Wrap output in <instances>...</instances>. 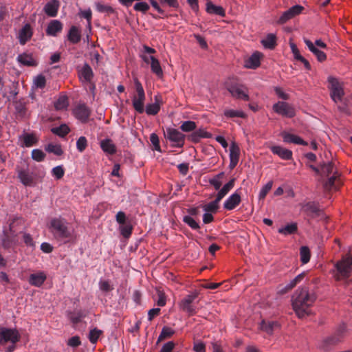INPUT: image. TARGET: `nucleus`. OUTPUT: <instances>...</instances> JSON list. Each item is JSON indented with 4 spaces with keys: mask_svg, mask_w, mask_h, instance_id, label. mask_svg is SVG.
<instances>
[{
    "mask_svg": "<svg viewBox=\"0 0 352 352\" xmlns=\"http://www.w3.org/2000/svg\"><path fill=\"white\" fill-rule=\"evenodd\" d=\"M316 300L315 293L310 292L307 287L298 288L292 296V307L298 317L303 318L310 315Z\"/></svg>",
    "mask_w": 352,
    "mask_h": 352,
    "instance_id": "f257e3e1",
    "label": "nucleus"
},
{
    "mask_svg": "<svg viewBox=\"0 0 352 352\" xmlns=\"http://www.w3.org/2000/svg\"><path fill=\"white\" fill-rule=\"evenodd\" d=\"M52 175L57 179H61L65 174V170L62 166H57L52 168Z\"/></svg>",
    "mask_w": 352,
    "mask_h": 352,
    "instance_id": "6e6d98bb",
    "label": "nucleus"
},
{
    "mask_svg": "<svg viewBox=\"0 0 352 352\" xmlns=\"http://www.w3.org/2000/svg\"><path fill=\"white\" fill-rule=\"evenodd\" d=\"M96 9L99 12L107 13V14H113L115 12L111 6L102 4L100 2L96 3Z\"/></svg>",
    "mask_w": 352,
    "mask_h": 352,
    "instance_id": "a18cd8bd",
    "label": "nucleus"
},
{
    "mask_svg": "<svg viewBox=\"0 0 352 352\" xmlns=\"http://www.w3.org/2000/svg\"><path fill=\"white\" fill-rule=\"evenodd\" d=\"M296 223H291L283 227L278 230V232L284 235H288L294 234L297 231Z\"/></svg>",
    "mask_w": 352,
    "mask_h": 352,
    "instance_id": "a19ab883",
    "label": "nucleus"
},
{
    "mask_svg": "<svg viewBox=\"0 0 352 352\" xmlns=\"http://www.w3.org/2000/svg\"><path fill=\"white\" fill-rule=\"evenodd\" d=\"M210 137L211 134L203 129H199L191 134V140L195 142H199L201 138H209Z\"/></svg>",
    "mask_w": 352,
    "mask_h": 352,
    "instance_id": "72a5a7b5",
    "label": "nucleus"
},
{
    "mask_svg": "<svg viewBox=\"0 0 352 352\" xmlns=\"http://www.w3.org/2000/svg\"><path fill=\"white\" fill-rule=\"evenodd\" d=\"M175 334V331L168 327H164L158 337L157 342H160L165 339L171 338Z\"/></svg>",
    "mask_w": 352,
    "mask_h": 352,
    "instance_id": "e433bc0d",
    "label": "nucleus"
},
{
    "mask_svg": "<svg viewBox=\"0 0 352 352\" xmlns=\"http://www.w3.org/2000/svg\"><path fill=\"white\" fill-rule=\"evenodd\" d=\"M235 180V178H232L218 192L217 197L221 200L229 192V191L234 188Z\"/></svg>",
    "mask_w": 352,
    "mask_h": 352,
    "instance_id": "7c9ffc66",
    "label": "nucleus"
},
{
    "mask_svg": "<svg viewBox=\"0 0 352 352\" xmlns=\"http://www.w3.org/2000/svg\"><path fill=\"white\" fill-rule=\"evenodd\" d=\"M164 136L173 143V146L175 147L181 148L184 144L185 135L177 129L167 128L164 132Z\"/></svg>",
    "mask_w": 352,
    "mask_h": 352,
    "instance_id": "6e6552de",
    "label": "nucleus"
},
{
    "mask_svg": "<svg viewBox=\"0 0 352 352\" xmlns=\"http://www.w3.org/2000/svg\"><path fill=\"white\" fill-rule=\"evenodd\" d=\"M87 140L85 136H80L76 142V148L77 150L82 153L83 152L86 148L87 147Z\"/></svg>",
    "mask_w": 352,
    "mask_h": 352,
    "instance_id": "603ef678",
    "label": "nucleus"
},
{
    "mask_svg": "<svg viewBox=\"0 0 352 352\" xmlns=\"http://www.w3.org/2000/svg\"><path fill=\"white\" fill-rule=\"evenodd\" d=\"M337 272L335 274L338 280L349 277L352 271V247L349 248L347 254L336 265Z\"/></svg>",
    "mask_w": 352,
    "mask_h": 352,
    "instance_id": "f03ea898",
    "label": "nucleus"
},
{
    "mask_svg": "<svg viewBox=\"0 0 352 352\" xmlns=\"http://www.w3.org/2000/svg\"><path fill=\"white\" fill-rule=\"evenodd\" d=\"M183 221L192 230H197L200 228L199 223L190 216H184Z\"/></svg>",
    "mask_w": 352,
    "mask_h": 352,
    "instance_id": "09e8293b",
    "label": "nucleus"
},
{
    "mask_svg": "<svg viewBox=\"0 0 352 352\" xmlns=\"http://www.w3.org/2000/svg\"><path fill=\"white\" fill-rule=\"evenodd\" d=\"M160 110V106L157 99L155 103L147 104L145 109L146 114L150 116H155L157 114Z\"/></svg>",
    "mask_w": 352,
    "mask_h": 352,
    "instance_id": "ea45409f",
    "label": "nucleus"
},
{
    "mask_svg": "<svg viewBox=\"0 0 352 352\" xmlns=\"http://www.w3.org/2000/svg\"><path fill=\"white\" fill-rule=\"evenodd\" d=\"M175 346V344L173 341L168 342L162 346L160 352H171Z\"/></svg>",
    "mask_w": 352,
    "mask_h": 352,
    "instance_id": "338daca9",
    "label": "nucleus"
},
{
    "mask_svg": "<svg viewBox=\"0 0 352 352\" xmlns=\"http://www.w3.org/2000/svg\"><path fill=\"white\" fill-rule=\"evenodd\" d=\"M17 60L21 65L25 66H34L36 65L35 60L32 58L30 54L23 53L19 54L17 57Z\"/></svg>",
    "mask_w": 352,
    "mask_h": 352,
    "instance_id": "bb28decb",
    "label": "nucleus"
},
{
    "mask_svg": "<svg viewBox=\"0 0 352 352\" xmlns=\"http://www.w3.org/2000/svg\"><path fill=\"white\" fill-rule=\"evenodd\" d=\"M321 170L323 175L328 177V180L325 183L327 188H338L341 185L340 174L332 162L323 164L321 166Z\"/></svg>",
    "mask_w": 352,
    "mask_h": 352,
    "instance_id": "20e7f679",
    "label": "nucleus"
},
{
    "mask_svg": "<svg viewBox=\"0 0 352 352\" xmlns=\"http://www.w3.org/2000/svg\"><path fill=\"white\" fill-rule=\"evenodd\" d=\"M240 155V148L237 144L232 142L230 147V160L239 161Z\"/></svg>",
    "mask_w": 352,
    "mask_h": 352,
    "instance_id": "4c0bfd02",
    "label": "nucleus"
},
{
    "mask_svg": "<svg viewBox=\"0 0 352 352\" xmlns=\"http://www.w3.org/2000/svg\"><path fill=\"white\" fill-rule=\"evenodd\" d=\"M328 82L329 84V88L331 91L330 95L332 100L336 103L341 102L344 95L342 85L336 78L333 77H329L328 78Z\"/></svg>",
    "mask_w": 352,
    "mask_h": 352,
    "instance_id": "0eeeda50",
    "label": "nucleus"
},
{
    "mask_svg": "<svg viewBox=\"0 0 352 352\" xmlns=\"http://www.w3.org/2000/svg\"><path fill=\"white\" fill-rule=\"evenodd\" d=\"M302 211L309 217L314 219L319 217L322 213L319 207L318 203L315 201H308L300 204Z\"/></svg>",
    "mask_w": 352,
    "mask_h": 352,
    "instance_id": "f8f14e48",
    "label": "nucleus"
},
{
    "mask_svg": "<svg viewBox=\"0 0 352 352\" xmlns=\"http://www.w3.org/2000/svg\"><path fill=\"white\" fill-rule=\"evenodd\" d=\"M102 331L97 329V328H94L93 329H91L89 333V340L90 341L91 343L92 344H96L97 342V341L98 340L100 336L102 335Z\"/></svg>",
    "mask_w": 352,
    "mask_h": 352,
    "instance_id": "49530a36",
    "label": "nucleus"
},
{
    "mask_svg": "<svg viewBox=\"0 0 352 352\" xmlns=\"http://www.w3.org/2000/svg\"><path fill=\"white\" fill-rule=\"evenodd\" d=\"M19 338V333L16 329L0 328V344H6L8 342L16 343Z\"/></svg>",
    "mask_w": 352,
    "mask_h": 352,
    "instance_id": "9d476101",
    "label": "nucleus"
},
{
    "mask_svg": "<svg viewBox=\"0 0 352 352\" xmlns=\"http://www.w3.org/2000/svg\"><path fill=\"white\" fill-rule=\"evenodd\" d=\"M272 109L274 112L284 117L292 118L296 116L294 107L286 102L278 101L273 105Z\"/></svg>",
    "mask_w": 352,
    "mask_h": 352,
    "instance_id": "1a4fd4ad",
    "label": "nucleus"
},
{
    "mask_svg": "<svg viewBox=\"0 0 352 352\" xmlns=\"http://www.w3.org/2000/svg\"><path fill=\"white\" fill-rule=\"evenodd\" d=\"M44 87V76L41 74L38 75L34 78L32 90L36 91L38 88Z\"/></svg>",
    "mask_w": 352,
    "mask_h": 352,
    "instance_id": "3c124183",
    "label": "nucleus"
},
{
    "mask_svg": "<svg viewBox=\"0 0 352 352\" xmlns=\"http://www.w3.org/2000/svg\"><path fill=\"white\" fill-rule=\"evenodd\" d=\"M226 87L233 98L245 101L250 100L247 87L234 78L226 81Z\"/></svg>",
    "mask_w": 352,
    "mask_h": 352,
    "instance_id": "7ed1b4c3",
    "label": "nucleus"
},
{
    "mask_svg": "<svg viewBox=\"0 0 352 352\" xmlns=\"http://www.w3.org/2000/svg\"><path fill=\"white\" fill-rule=\"evenodd\" d=\"M134 84L137 94L133 96L132 99L133 107L137 112L142 113L144 111L145 92L141 82L137 78H134Z\"/></svg>",
    "mask_w": 352,
    "mask_h": 352,
    "instance_id": "423d86ee",
    "label": "nucleus"
},
{
    "mask_svg": "<svg viewBox=\"0 0 352 352\" xmlns=\"http://www.w3.org/2000/svg\"><path fill=\"white\" fill-rule=\"evenodd\" d=\"M30 283L35 286H41L44 283V276L42 274H33L30 277Z\"/></svg>",
    "mask_w": 352,
    "mask_h": 352,
    "instance_id": "79ce46f5",
    "label": "nucleus"
},
{
    "mask_svg": "<svg viewBox=\"0 0 352 352\" xmlns=\"http://www.w3.org/2000/svg\"><path fill=\"white\" fill-rule=\"evenodd\" d=\"M197 296V294L188 295L179 302L181 310L187 314L189 316H194L197 314L196 307L193 304V301Z\"/></svg>",
    "mask_w": 352,
    "mask_h": 352,
    "instance_id": "9b49d317",
    "label": "nucleus"
},
{
    "mask_svg": "<svg viewBox=\"0 0 352 352\" xmlns=\"http://www.w3.org/2000/svg\"><path fill=\"white\" fill-rule=\"evenodd\" d=\"M261 43L267 49H274L276 45V35L274 34H268L267 36L261 41Z\"/></svg>",
    "mask_w": 352,
    "mask_h": 352,
    "instance_id": "cd10ccee",
    "label": "nucleus"
},
{
    "mask_svg": "<svg viewBox=\"0 0 352 352\" xmlns=\"http://www.w3.org/2000/svg\"><path fill=\"white\" fill-rule=\"evenodd\" d=\"M81 344L80 337L78 336L70 338L67 341V345L71 347H78Z\"/></svg>",
    "mask_w": 352,
    "mask_h": 352,
    "instance_id": "680f3d73",
    "label": "nucleus"
},
{
    "mask_svg": "<svg viewBox=\"0 0 352 352\" xmlns=\"http://www.w3.org/2000/svg\"><path fill=\"white\" fill-rule=\"evenodd\" d=\"M206 10L208 14H216L220 16H226V11L223 7L219 6H215L212 3V1H208L206 2Z\"/></svg>",
    "mask_w": 352,
    "mask_h": 352,
    "instance_id": "b1692460",
    "label": "nucleus"
},
{
    "mask_svg": "<svg viewBox=\"0 0 352 352\" xmlns=\"http://www.w3.org/2000/svg\"><path fill=\"white\" fill-rule=\"evenodd\" d=\"M151 69L152 72L154 73L159 78H162L163 76L162 69L161 67L159 60L156 58H151Z\"/></svg>",
    "mask_w": 352,
    "mask_h": 352,
    "instance_id": "f704fd0d",
    "label": "nucleus"
},
{
    "mask_svg": "<svg viewBox=\"0 0 352 352\" xmlns=\"http://www.w3.org/2000/svg\"><path fill=\"white\" fill-rule=\"evenodd\" d=\"M300 261L303 264L307 263L310 260V251L307 246H302L300 249Z\"/></svg>",
    "mask_w": 352,
    "mask_h": 352,
    "instance_id": "37998d69",
    "label": "nucleus"
},
{
    "mask_svg": "<svg viewBox=\"0 0 352 352\" xmlns=\"http://www.w3.org/2000/svg\"><path fill=\"white\" fill-rule=\"evenodd\" d=\"M273 185L272 181L268 182L261 190L259 192V199H263L266 197L267 194L272 189Z\"/></svg>",
    "mask_w": 352,
    "mask_h": 352,
    "instance_id": "5fc2aeb1",
    "label": "nucleus"
},
{
    "mask_svg": "<svg viewBox=\"0 0 352 352\" xmlns=\"http://www.w3.org/2000/svg\"><path fill=\"white\" fill-rule=\"evenodd\" d=\"M38 137L34 133H23L19 137L21 146L30 147L38 142Z\"/></svg>",
    "mask_w": 352,
    "mask_h": 352,
    "instance_id": "aec40b11",
    "label": "nucleus"
},
{
    "mask_svg": "<svg viewBox=\"0 0 352 352\" xmlns=\"http://www.w3.org/2000/svg\"><path fill=\"white\" fill-rule=\"evenodd\" d=\"M32 158L36 162H41L44 158V154L40 149H34L32 151Z\"/></svg>",
    "mask_w": 352,
    "mask_h": 352,
    "instance_id": "052dcab7",
    "label": "nucleus"
},
{
    "mask_svg": "<svg viewBox=\"0 0 352 352\" xmlns=\"http://www.w3.org/2000/svg\"><path fill=\"white\" fill-rule=\"evenodd\" d=\"M180 129L182 131L184 132L192 131L196 129V123L190 120L183 122L180 126Z\"/></svg>",
    "mask_w": 352,
    "mask_h": 352,
    "instance_id": "8fccbe9b",
    "label": "nucleus"
},
{
    "mask_svg": "<svg viewBox=\"0 0 352 352\" xmlns=\"http://www.w3.org/2000/svg\"><path fill=\"white\" fill-rule=\"evenodd\" d=\"M63 23L56 19L51 20L48 23L46 34L49 36H56L63 30Z\"/></svg>",
    "mask_w": 352,
    "mask_h": 352,
    "instance_id": "f3484780",
    "label": "nucleus"
},
{
    "mask_svg": "<svg viewBox=\"0 0 352 352\" xmlns=\"http://www.w3.org/2000/svg\"><path fill=\"white\" fill-rule=\"evenodd\" d=\"M270 150L274 155H277L283 160H289L292 158V151L280 146H272Z\"/></svg>",
    "mask_w": 352,
    "mask_h": 352,
    "instance_id": "a211bd4d",
    "label": "nucleus"
},
{
    "mask_svg": "<svg viewBox=\"0 0 352 352\" xmlns=\"http://www.w3.org/2000/svg\"><path fill=\"white\" fill-rule=\"evenodd\" d=\"M241 201V194L236 190L225 201L223 208L228 210H232L238 206Z\"/></svg>",
    "mask_w": 352,
    "mask_h": 352,
    "instance_id": "dca6fc26",
    "label": "nucleus"
},
{
    "mask_svg": "<svg viewBox=\"0 0 352 352\" xmlns=\"http://www.w3.org/2000/svg\"><path fill=\"white\" fill-rule=\"evenodd\" d=\"M261 53L256 52L245 61V67L250 69H256L260 65Z\"/></svg>",
    "mask_w": 352,
    "mask_h": 352,
    "instance_id": "4be33fe9",
    "label": "nucleus"
},
{
    "mask_svg": "<svg viewBox=\"0 0 352 352\" xmlns=\"http://www.w3.org/2000/svg\"><path fill=\"white\" fill-rule=\"evenodd\" d=\"M279 327V324L275 321L265 322L264 321L261 323V329L266 331L267 333H272L273 331Z\"/></svg>",
    "mask_w": 352,
    "mask_h": 352,
    "instance_id": "58836bf2",
    "label": "nucleus"
},
{
    "mask_svg": "<svg viewBox=\"0 0 352 352\" xmlns=\"http://www.w3.org/2000/svg\"><path fill=\"white\" fill-rule=\"evenodd\" d=\"M18 177L23 184L25 186L32 185L34 180V177L25 170H19Z\"/></svg>",
    "mask_w": 352,
    "mask_h": 352,
    "instance_id": "c756f323",
    "label": "nucleus"
},
{
    "mask_svg": "<svg viewBox=\"0 0 352 352\" xmlns=\"http://www.w3.org/2000/svg\"><path fill=\"white\" fill-rule=\"evenodd\" d=\"M120 229L121 234L124 238H129L132 234L133 227L129 223L121 225Z\"/></svg>",
    "mask_w": 352,
    "mask_h": 352,
    "instance_id": "864d4df0",
    "label": "nucleus"
},
{
    "mask_svg": "<svg viewBox=\"0 0 352 352\" xmlns=\"http://www.w3.org/2000/svg\"><path fill=\"white\" fill-rule=\"evenodd\" d=\"M79 76L80 78H83L86 82H91L94 76L91 67L88 64H85L80 71Z\"/></svg>",
    "mask_w": 352,
    "mask_h": 352,
    "instance_id": "a878e982",
    "label": "nucleus"
},
{
    "mask_svg": "<svg viewBox=\"0 0 352 352\" xmlns=\"http://www.w3.org/2000/svg\"><path fill=\"white\" fill-rule=\"evenodd\" d=\"M221 199L216 197L215 199L204 206L203 209L205 212L208 213H216L219 208V202Z\"/></svg>",
    "mask_w": 352,
    "mask_h": 352,
    "instance_id": "2f4dec72",
    "label": "nucleus"
},
{
    "mask_svg": "<svg viewBox=\"0 0 352 352\" xmlns=\"http://www.w3.org/2000/svg\"><path fill=\"white\" fill-rule=\"evenodd\" d=\"M133 8L136 11L146 13L149 10L150 6L147 3L142 1V2L136 3L135 4Z\"/></svg>",
    "mask_w": 352,
    "mask_h": 352,
    "instance_id": "13d9d810",
    "label": "nucleus"
},
{
    "mask_svg": "<svg viewBox=\"0 0 352 352\" xmlns=\"http://www.w3.org/2000/svg\"><path fill=\"white\" fill-rule=\"evenodd\" d=\"M193 350L195 352H206V345L204 342H196L194 344Z\"/></svg>",
    "mask_w": 352,
    "mask_h": 352,
    "instance_id": "774afa93",
    "label": "nucleus"
},
{
    "mask_svg": "<svg viewBox=\"0 0 352 352\" xmlns=\"http://www.w3.org/2000/svg\"><path fill=\"white\" fill-rule=\"evenodd\" d=\"M99 288L104 292H109L113 289V287L110 284L109 280H100Z\"/></svg>",
    "mask_w": 352,
    "mask_h": 352,
    "instance_id": "bf43d9fd",
    "label": "nucleus"
},
{
    "mask_svg": "<svg viewBox=\"0 0 352 352\" xmlns=\"http://www.w3.org/2000/svg\"><path fill=\"white\" fill-rule=\"evenodd\" d=\"M102 150L109 155H114L116 153V146L111 139H104L100 142Z\"/></svg>",
    "mask_w": 352,
    "mask_h": 352,
    "instance_id": "393cba45",
    "label": "nucleus"
},
{
    "mask_svg": "<svg viewBox=\"0 0 352 352\" xmlns=\"http://www.w3.org/2000/svg\"><path fill=\"white\" fill-rule=\"evenodd\" d=\"M51 131L59 137L64 138L69 133L70 129L66 124H62L59 126L52 128Z\"/></svg>",
    "mask_w": 352,
    "mask_h": 352,
    "instance_id": "473e14b6",
    "label": "nucleus"
},
{
    "mask_svg": "<svg viewBox=\"0 0 352 352\" xmlns=\"http://www.w3.org/2000/svg\"><path fill=\"white\" fill-rule=\"evenodd\" d=\"M158 299L157 300V305L160 307H164L166 305V299L165 294L162 291H157Z\"/></svg>",
    "mask_w": 352,
    "mask_h": 352,
    "instance_id": "69168bd1",
    "label": "nucleus"
},
{
    "mask_svg": "<svg viewBox=\"0 0 352 352\" xmlns=\"http://www.w3.org/2000/svg\"><path fill=\"white\" fill-rule=\"evenodd\" d=\"M60 7L58 0H50L45 3V14L50 17H55Z\"/></svg>",
    "mask_w": 352,
    "mask_h": 352,
    "instance_id": "412c9836",
    "label": "nucleus"
},
{
    "mask_svg": "<svg viewBox=\"0 0 352 352\" xmlns=\"http://www.w3.org/2000/svg\"><path fill=\"white\" fill-rule=\"evenodd\" d=\"M90 109L85 104H78L74 109V114L75 117L83 123L87 122L90 116Z\"/></svg>",
    "mask_w": 352,
    "mask_h": 352,
    "instance_id": "2eb2a0df",
    "label": "nucleus"
},
{
    "mask_svg": "<svg viewBox=\"0 0 352 352\" xmlns=\"http://www.w3.org/2000/svg\"><path fill=\"white\" fill-rule=\"evenodd\" d=\"M224 116L228 118H232L236 117L245 118L246 117V114L242 111H236L233 109L225 110Z\"/></svg>",
    "mask_w": 352,
    "mask_h": 352,
    "instance_id": "c03bdc74",
    "label": "nucleus"
},
{
    "mask_svg": "<svg viewBox=\"0 0 352 352\" xmlns=\"http://www.w3.org/2000/svg\"><path fill=\"white\" fill-rule=\"evenodd\" d=\"M32 36V31L29 24H25L21 30H20L18 35L19 43L24 45Z\"/></svg>",
    "mask_w": 352,
    "mask_h": 352,
    "instance_id": "5701e85b",
    "label": "nucleus"
},
{
    "mask_svg": "<svg viewBox=\"0 0 352 352\" xmlns=\"http://www.w3.org/2000/svg\"><path fill=\"white\" fill-rule=\"evenodd\" d=\"M81 36L79 29L72 25L68 33V40L72 43H77L80 41Z\"/></svg>",
    "mask_w": 352,
    "mask_h": 352,
    "instance_id": "c85d7f7f",
    "label": "nucleus"
},
{
    "mask_svg": "<svg viewBox=\"0 0 352 352\" xmlns=\"http://www.w3.org/2000/svg\"><path fill=\"white\" fill-rule=\"evenodd\" d=\"M303 10L304 8L300 5H296L292 6V8H290L281 14L279 19L278 20V23L279 24L285 23L289 20L300 14Z\"/></svg>",
    "mask_w": 352,
    "mask_h": 352,
    "instance_id": "4468645a",
    "label": "nucleus"
},
{
    "mask_svg": "<svg viewBox=\"0 0 352 352\" xmlns=\"http://www.w3.org/2000/svg\"><path fill=\"white\" fill-rule=\"evenodd\" d=\"M150 141L154 146V150L161 152V147L160 145V140L156 133H151L150 135Z\"/></svg>",
    "mask_w": 352,
    "mask_h": 352,
    "instance_id": "4d7b16f0",
    "label": "nucleus"
},
{
    "mask_svg": "<svg viewBox=\"0 0 352 352\" xmlns=\"http://www.w3.org/2000/svg\"><path fill=\"white\" fill-rule=\"evenodd\" d=\"M45 150L50 153H52L57 156H60L63 153V151L60 144H49Z\"/></svg>",
    "mask_w": 352,
    "mask_h": 352,
    "instance_id": "de8ad7c7",
    "label": "nucleus"
},
{
    "mask_svg": "<svg viewBox=\"0 0 352 352\" xmlns=\"http://www.w3.org/2000/svg\"><path fill=\"white\" fill-rule=\"evenodd\" d=\"M342 333V331L341 330H338L335 334L327 337L322 340L320 347L325 351H329L341 342Z\"/></svg>",
    "mask_w": 352,
    "mask_h": 352,
    "instance_id": "ddd939ff",
    "label": "nucleus"
},
{
    "mask_svg": "<svg viewBox=\"0 0 352 352\" xmlns=\"http://www.w3.org/2000/svg\"><path fill=\"white\" fill-rule=\"evenodd\" d=\"M281 136L283 139V142L285 143H294L298 145L307 146V142L303 140L300 137L294 135L286 131L281 133Z\"/></svg>",
    "mask_w": 352,
    "mask_h": 352,
    "instance_id": "6ab92c4d",
    "label": "nucleus"
},
{
    "mask_svg": "<svg viewBox=\"0 0 352 352\" xmlns=\"http://www.w3.org/2000/svg\"><path fill=\"white\" fill-rule=\"evenodd\" d=\"M316 57L318 61L322 62L326 60L327 56L324 52L315 47L311 52Z\"/></svg>",
    "mask_w": 352,
    "mask_h": 352,
    "instance_id": "0e129e2a",
    "label": "nucleus"
},
{
    "mask_svg": "<svg viewBox=\"0 0 352 352\" xmlns=\"http://www.w3.org/2000/svg\"><path fill=\"white\" fill-rule=\"evenodd\" d=\"M50 229L56 238L66 239L71 236L67 223L64 219L54 218L50 222Z\"/></svg>",
    "mask_w": 352,
    "mask_h": 352,
    "instance_id": "39448f33",
    "label": "nucleus"
},
{
    "mask_svg": "<svg viewBox=\"0 0 352 352\" xmlns=\"http://www.w3.org/2000/svg\"><path fill=\"white\" fill-rule=\"evenodd\" d=\"M298 283H296V280L295 279H292L288 284H287L285 286L282 287L280 289V293L281 294H285L290 291L292 289H293Z\"/></svg>",
    "mask_w": 352,
    "mask_h": 352,
    "instance_id": "e2e57ef3",
    "label": "nucleus"
},
{
    "mask_svg": "<svg viewBox=\"0 0 352 352\" xmlns=\"http://www.w3.org/2000/svg\"><path fill=\"white\" fill-rule=\"evenodd\" d=\"M69 105L68 98L66 96H60L55 102L54 107L56 110L65 109Z\"/></svg>",
    "mask_w": 352,
    "mask_h": 352,
    "instance_id": "c9c22d12",
    "label": "nucleus"
}]
</instances>
